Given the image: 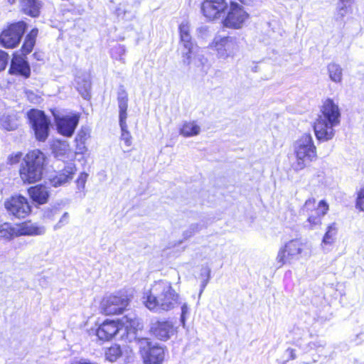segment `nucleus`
Masks as SVG:
<instances>
[{
  "label": "nucleus",
  "instance_id": "f257e3e1",
  "mask_svg": "<svg viewBox=\"0 0 364 364\" xmlns=\"http://www.w3.org/2000/svg\"><path fill=\"white\" fill-rule=\"evenodd\" d=\"M179 294L172 288L168 282L160 280L155 282L150 289L145 291L143 302L150 311H158L161 309L169 311L178 304Z\"/></svg>",
  "mask_w": 364,
  "mask_h": 364
},
{
  "label": "nucleus",
  "instance_id": "f03ea898",
  "mask_svg": "<svg viewBox=\"0 0 364 364\" xmlns=\"http://www.w3.org/2000/svg\"><path fill=\"white\" fill-rule=\"evenodd\" d=\"M340 109L332 99H326L321 107V114L314 124V130L318 141H326L333 139V127L340 124Z\"/></svg>",
  "mask_w": 364,
  "mask_h": 364
},
{
  "label": "nucleus",
  "instance_id": "7ed1b4c3",
  "mask_svg": "<svg viewBox=\"0 0 364 364\" xmlns=\"http://www.w3.org/2000/svg\"><path fill=\"white\" fill-rule=\"evenodd\" d=\"M141 327L139 319L134 315L125 316L121 319L120 323L113 320H105L97 328L96 335L100 340L109 341L118 335L121 338H124L127 333L126 338L132 341L135 338L136 331Z\"/></svg>",
  "mask_w": 364,
  "mask_h": 364
},
{
  "label": "nucleus",
  "instance_id": "20e7f679",
  "mask_svg": "<svg viewBox=\"0 0 364 364\" xmlns=\"http://www.w3.org/2000/svg\"><path fill=\"white\" fill-rule=\"evenodd\" d=\"M46 164V157L40 150L28 152L19 168V176L23 183H34L41 181Z\"/></svg>",
  "mask_w": 364,
  "mask_h": 364
},
{
  "label": "nucleus",
  "instance_id": "39448f33",
  "mask_svg": "<svg viewBox=\"0 0 364 364\" xmlns=\"http://www.w3.org/2000/svg\"><path fill=\"white\" fill-rule=\"evenodd\" d=\"M329 204L326 200H321L318 203L314 198L306 199L301 206V210L306 216V227L314 230L322 225L323 218L329 211Z\"/></svg>",
  "mask_w": 364,
  "mask_h": 364
},
{
  "label": "nucleus",
  "instance_id": "423d86ee",
  "mask_svg": "<svg viewBox=\"0 0 364 364\" xmlns=\"http://www.w3.org/2000/svg\"><path fill=\"white\" fill-rule=\"evenodd\" d=\"M294 154L297 170L304 168L307 164L316 159V147L310 134L305 133L296 140Z\"/></svg>",
  "mask_w": 364,
  "mask_h": 364
},
{
  "label": "nucleus",
  "instance_id": "0eeeda50",
  "mask_svg": "<svg viewBox=\"0 0 364 364\" xmlns=\"http://www.w3.org/2000/svg\"><path fill=\"white\" fill-rule=\"evenodd\" d=\"M228 8L221 21L222 26L233 30L240 29L249 18V14L236 1H230Z\"/></svg>",
  "mask_w": 364,
  "mask_h": 364
},
{
  "label": "nucleus",
  "instance_id": "6e6552de",
  "mask_svg": "<svg viewBox=\"0 0 364 364\" xmlns=\"http://www.w3.org/2000/svg\"><path fill=\"white\" fill-rule=\"evenodd\" d=\"M28 117L37 140L45 141L48 136L50 121L43 111L31 109Z\"/></svg>",
  "mask_w": 364,
  "mask_h": 364
},
{
  "label": "nucleus",
  "instance_id": "1a4fd4ad",
  "mask_svg": "<svg viewBox=\"0 0 364 364\" xmlns=\"http://www.w3.org/2000/svg\"><path fill=\"white\" fill-rule=\"evenodd\" d=\"M219 59H227L233 57L238 46L236 38L232 36L215 37L209 45Z\"/></svg>",
  "mask_w": 364,
  "mask_h": 364
},
{
  "label": "nucleus",
  "instance_id": "9d476101",
  "mask_svg": "<svg viewBox=\"0 0 364 364\" xmlns=\"http://www.w3.org/2000/svg\"><path fill=\"white\" fill-rule=\"evenodd\" d=\"M26 29V23L23 21L11 23L0 34V44L7 48L16 47Z\"/></svg>",
  "mask_w": 364,
  "mask_h": 364
},
{
  "label": "nucleus",
  "instance_id": "9b49d317",
  "mask_svg": "<svg viewBox=\"0 0 364 364\" xmlns=\"http://www.w3.org/2000/svg\"><path fill=\"white\" fill-rule=\"evenodd\" d=\"M4 207L9 215L18 219L26 218L31 212L28 199L21 195H14L6 199Z\"/></svg>",
  "mask_w": 364,
  "mask_h": 364
},
{
  "label": "nucleus",
  "instance_id": "f8f14e48",
  "mask_svg": "<svg viewBox=\"0 0 364 364\" xmlns=\"http://www.w3.org/2000/svg\"><path fill=\"white\" fill-rule=\"evenodd\" d=\"M305 244L299 239L287 242L278 252L277 261L283 266L292 259H296L305 250Z\"/></svg>",
  "mask_w": 364,
  "mask_h": 364
},
{
  "label": "nucleus",
  "instance_id": "ddd939ff",
  "mask_svg": "<svg viewBox=\"0 0 364 364\" xmlns=\"http://www.w3.org/2000/svg\"><path fill=\"white\" fill-rule=\"evenodd\" d=\"M140 353L145 364H161L164 359V350L158 346L152 345L147 338L139 341Z\"/></svg>",
  "mask_w": 364,
  "mask_h": 364
},
{
  "label": "nucleus",
  "instance_id": "4468645a",
  "mask_svg": "<svg viewBox=\"0 0 364 364\" xmlns=\"http://www.w3.org/2000/svg\"><path fill=\"white\" fill-rule=\"evenodd\" d=\"M228 7L226 0H203L200 12L208 21H214L225 14Z\"/></svg>",
  "mask_w": 364,
  "mask_h": 364
},
{
  "label": "nucleus",
  "instance_id": "2eb2a0df",
  "mask_svg": "<svg viewBox=\"0 0 364 364\" xmlns=\"http://www.w3.org/2000/svg\"><path fill=\"white\" fill-rule=\"evenodd\" d=\"M118 108H119V125L122 130V139L125 142L126 145L129 146L132 144L131 135L127 130V118L128 107V94L124 90L118 93L117 97Z\"/></svg>",
  "mask_w": 364,
  "mask_h": 364
},
{
  "label": "nucleus",
  "instance_id": "dca6fc26",
  "mask_svg": "<svg viewBox=\"0 0 364 364\" xmlns=\"http://www.w3.org/2000/svg\"><path fill=\"white\" fill-rule=\"evenodd\" d=\"M55 122L59 134L71 137L79 123L80 114L70 113L66 115H54Z\"/></svg>",
  "mask_w": 364,
  "mask_h": 364
},
{
  "label": "nucleus",
  "instance_id": "f3484780",
  "mask_svg": "<svg viewBox=\"0 0 364 364\" xmlns=\"http://www.w3.org/2000/svg\"><path fill=\"white\" fill-rule=\"evenodd\" d=\"M129 304V299L125 295H109L102 302V309L107 315L122 314Z\"/></svg>",
  "mask_w": 364,
  "mask_h": 364
},
{
  "label": "nucleus",
  "instance_id": "a211bd4d",
  "mask_svg": "<svg viewBox=\"0 0 364 364\" xmlns=\"http://www.w3.org/2000/svg\"><path fill=\"white\" fill-rule=\"evenodd\" d=\"M151 333L157 338L166 341L176 333L173 323L168 321H153L150 327Z\"/></svg>",
  "mask_w": 364,
  "mask_h": 364
},
{
  "label": "nucleus",
  "instance_id": "6ab92c4d",
  "mask_svg": "<svg viewBox=\"0 0 364 364\" xmlns=\"http://www.w3.org/2000/svg\"><path fill=\"white\" fill-rule=\"evenodd\" d=\"M15 227L16 237L22 235H42L46 232V228L44 226L38 225L36 223H32L30 222L22 223L19 225H16Z\"/></svg>",
  "mask_w": 364,
  "mask_h": 364
},
{
  "label": "nucleus",
  "instance_id": "aec40b11",
  "mask_svg": "<svg viewBox=\"0 0 364 364\" xmlns=\"http://www.w3.org/2000/svg\"><path fill=\"white\" fill-rule=\"evenodd\" d=\"M75 171L76 168L73 164L68 165L50 179L51 185L54 187H58L69 183L73 179Z\"/></svg>",
  "mask_w": 364,
  "mask_h": 364
},
{
  "label": "nucleus",
  "instance_id": "412c9836",
  "mask_svg": "<svg viewBox=\"0 0 364 364\" xmlns=\"http://www.w3.org/2000/svg\"><path fill=\"white\" fill-rule=\"evenodd\" d=\"M30 67L24 57L21 55L15 54L11 60L10 73L12 74H19L26 77L30 75Z\"/></svg>",
  "mask_w": 364,
  "mask_h": 364
},
{
  "label": "nucleus",
  "instance_id": "4be33fe9",
  "mask_svg": "<svg viewBox=\"0 0 364 364\" xmlns=\"http://www.w3.org/2000/svg\"><path fill=\"white\" fill-rule=\"evenodd\" d=\"M16 0H9L11 4L16 2ZM21 10L25 14L32 17H37L40 14V9L42 4L38 0H18Z\"/></svg>",
  "mask_w": 364,
  "mask_h": 364
},
{
  "label": "nucleus",
  "instance_id": "5701e85b",
  "mask_svg": "<svg viewBox=\"0 0 364 364\" xmlns=\"http://www.w3.org/2000/svg\"><path fill=\"white\" fill-rule=\"evenodd\" d=\"M28 192L31 198L40 205L46 203L50 196L48 188L43 185L32 186L28 188Z\"/></svg>",
  "mask_w": 364,
  "mask_h": 364
},
{
  "label": "nucleus",
  "instance_id": "b1692460",
  "mask_svg": "<svg viewBox=\"0 0 364 364\" xmlns=\"http://www.w3.org/2000/svg\"><path fill=\"white\" fill-rule=\"evenodd\" d=\"M38 31L37 28L32 29L28 34L26 35L25 41L21 48L23 55H26L31 53L36 43V39L38 36Z\"/></svg>",
  "mask_w": 364,
  "mask_h": 364
},
{
  "label": "nucleus",
  "instance_id": "393cba45",
  "mask_svg": "<svg viewBox=\"0 0 364 364\" xmlns=\"http://www.w3.org/2000/svg\"><path fill=\"white\" fill-rule=\"evenodd\" d=\"M16 227L9 223L0 224V239L11 240L16 237Z\"/></svg>",
  "mask_w": 364,
  "mask_h": 364
},
{
  "label": "nucleus",
  "instance_id": "a878e982",
  "mask_svg": "<svg viewBox=\"0 0 364 364\" xmlns=\"http://www.w3.org/2000/svg\"><path fill=\"white\" fill-rule=\"evenodd\" d=\"M328 72L331 80L335 82H341L342 80V69L335 63L328 65Z\"/></svg>",
  "mask_w": 364,
  "mask_h": 364
},
{
  "label": "nucleus",
  "instance_id": "bb28decb",
  "mask_svg": "<svg viewBox=\"0 0 364 364\" xmlns=\"http://www.w3.org/2000/svg\"><path fill=\"white\" fill-rule=\"evenodd\" d=\"M119 18L124 21H132L135 16V11L128 5H120L117 10Z\"/></svg>",
  "mask_w": 364,
  "mask_h": 364
},
{
  "label": "nucleus",
  "instance_id": "cd10ccee",
  "mask_svg": "<svg viewBox=\"0 0 364 364\" xmlns=\"http://www.w3.org/2000/svg\"><path fill=\"white\" fill-rule=\"evenodd\" d=\"M338 232V227L336 223L329 224L326 228V231L323 237L322 242L324 244H331L333 242L336 235Z\"/></svg>",
  "mask_w": 364,
  "mask_h": 364
},
{
  "label": "nucleus",
  "instance_id": "c85d7f7f",
  "mask_svg": "<svg viewBox=\"0 0 364 364\" xmlns=\"http://www.w3.org/2000/svg\"><path fill=\"white\" fill-rule=\"evenodd\" d=\"M210 268L208 266H203L200 269V272L197 279L200 282V291H203L210 279Z\"/></svg>",
  "mask_w": 364,
  "mask_h": 364
},
{
  "label": "nucleus",
  "instance_id": "c756f323",
  "mask_svg": "<svg viewBox=\"0 0 364 364\" xmlns=\"http://www.w3.org/2000/svg\"><path fill=\"white\" fill-rule=\"evenodd\" d=\"M77 89L81 95L87 99L90 97V90L91 88L90 81L88 79L81 80L80 77L77 79Z\"/></svg>",
  "mask_w": 364,
  "mask_h": 364
},
{
  "label": "nucleus",
  "instance_id": "7c9ffc66",
  "mask_svg": "<svg viewBox=\"0 0 364 364\" xmlns=\"http://www.w3.org/2000/svg\"><path fill=\"white\" fill-rule=\"evenodd\" d=\"M197 47L191 41V38H188V33L183 32V54L189 58L191 57V54L195 53Z\"/></svg>",
  "mask_w": 364,
  "mask_h": 364
},
{
  "label": "nucleus",
  "instance_id": "2f4dec72",
  "mask_svg": "<svg viewBox=\"0 0 364 364\" xmlns=\"http://www.w3.org/2000/svg\"><path fill=\"white\" fill-rule=\"evenodd\" d=\"M199 126L194 122L183 123V136H192L198 134Z\"/></svg>",
  "mask_w": 364,
  "mask_h": 364
},
{
  "label": "nucleus",
  "instance_id": "473e14b6",
  "mask_svg": "<svg viewBox=\"0 0 364 364\" xmlns=\"http://www.w3.org/2000/svg\"><path fill=\"white\" fill-rule=\"evenodd\" d=\"M122 355V350L120 349L119 346L114 345L109 348L105 352V357L107 360L114 362L116 361Z\"/></svg>",
  "mask_w": 364,
  "mask_h": 364
},
{
  "label": "nucleus",
  "instance_id": "72a5a7b5",
  "mask_svg": "<svg viewBox=\"0 0 364 364\" xmlns=\"http://www.w3.org/2000/svg\"><path fill=\"white\" fill-rule=\"evenodd\" d=\"M355 195V207L358 211L364 213V186L356 191Z\"/></svg>",
  "mask_w": 364,
  "mask_h": 364
},
{
  "label": "nucleus",
  "instance_id": "f704fd0d",
  "mask_svg": "<svg viewBox=\"0 0 364 364\" xmlns=\"http://www.w3.org/2000/svg\"><path fill=\"white\" fill-rule=\"evenodd\" d=\"M90 137V129L86 127H82L78 131L76 136L75 141L86 142Z\"/></svg>",
  "mask_w": 364,
  "mask_h": 364
},
{
  "label": "nucleus",
  "instance_id": "c9c22d12",
  "mask_svg": "<svg viewBox=\"0 0 364 364\" xmlns=\"http://www.w3.org/2000/svg\"><path fill=\"white\" fill-rule=\"evenodd\" d=\"M126 53V48L124 46L117 45L114 47L112 50V55L116 58H119L120 60H123L122 58Z\"/></svg>",
  "mask_w": 364,
  "mask_h": 364
},
{
  "label": "nucleus",
  "instance_id": "e433bc0d",
  "mask_svg": "<svg viewBox=\"0 0 364 364\" xmlns=\"http://www.w3.org/2000/svg\"><path fill=\"white\" fill-rule=\"evenodd\" d=\"M9 61V55L4 51L0 50V71L5 69Z\"/></svg>",
  "mask_w": 364,
  "mask_h": 364
},
{
  "label": "nucleus",
  "instance_id": "4c0bfd02",
  "mask_svg": "<svg viewBox=\"0 0 364 364\" xmlns=\"http://www.w3.org/2000/svg\"><path fill=\"white\" fill-rule=\"evenodd\" d=\"M87 174L85 173H81L77 179V186L78 189H83L87 178Z\"/></svg>",
  "mask_w": 364,
  "mask_h": 364
},
{
  "label": "nucleus",
  "instance_id": "58836bf2",
  "mask_svg": "<svg viewBox=\"0 0 364 364\" xmlns=\"http://www.w3.org/2000/svg\"><path fill=\"white\" fill-rule=\"evenodd\" d=\"M68 10L74 14L78 15H81L85 12V9L80 5H75L73 2L70 3V8Z\"/></svg>",
  "mask_w": 364,
  "mask_h": 364
},
{
  "label": "nucleus",
  "instance_id": "ea45409f",
  "mask_svg": "<svg viewBox=\"0 0 364 364\" xmlns=\"http://www.w3.org/2000/svg\"><path fill=\"white\" fill-rule=\"evenodd\" d=\"M21 156L22 154L21 152L12 154L8 157V163L11 165L16 164L19 162Z\"/></svg>",
  "mask_w": 364,
  "mask_h": 364
},
{
  "label": "nucleus",
  "instance_id": "a19ab883",
  "mask_svg": "<svg viewBox=\"0 0 364 364\" xmlns=\"http://www.w3.org/2000/svg\"><path fill=\"white\" fill-rule=\"evenodd\" d=\"M76 153L77 154H84L87 151V147L85 146V142L82 141H76Z\"/></svg>",
  "mask_w": 364,
  "mask_h": 364
},
{
  "label": "nucleus",
  "instance_id": "79ce46f5",
  "mask_svg": "<svg viewBox=\"0 0 364 364\" xmlns=\"http://www.w3.org/2000/svg\"><path fill=\"white\" fill-rule=\"evenodd\" d=\"M1 126L4 129L10 131L16 129V125L15 124H10L7 122V119H2Z\"/></svg>",
  "mask_w": 364,
  "mask_h": 364
},
{
  "label": "nucleus",
  "instance_id": "37998d69",
  "mask_svg": "<svg viewBox=\"0 0 364 364\" xmlns=\"http://www.w3.org/2000/svg\"><path fill=\"white\" fill-rule=\"evenodd\" d=\"M58 210L56 208L51 209L45 212V216L47 218H51L57 213Z\"/></svg>",
  "mask_w": 364,
  "mask_h": 364
},
{
  "label": "nucleus",
  "instance_id": "c03bdc74",
  "mask_svg": "<svg viewBox=\"0 0 364 364\" xmlns=\"http://www.w3.org/2000/svg\"><path fill=\"white\" fill-rule=\"evenodd\" d=\"M68 219H69V215L68 213H65L62 217L60 218V219L59 220L61 223H63V224H67L68 223Z\"/></svg>",
  "mask_w": 364,
  "mask_h": 364
},
{
  "label": "nucleus",
  "instance_id": "a18cd8bd",
  "mask_svg": "<svg viewBox=\"0 0 364 364\" xmlns=\"http://www.w3.org/2000/svg\"><path fill=\"white\" fill-rule=\"evenodd\" d=\"M287 351L289 352V356H290V358H291V360H294V359H295V358H296V353H295V350H294V349H293V348H289V349L287 350Z\"/></svg>",
  "mask_w": 364,
  "mask_h": 364
},
{
  "label": "nucleus",
  "instance_id": "49530a36",
  "mask_svg": "<svg viewBox=\"0 0 364 364\" xmlns=\"http://www.w3.org/2000/svg\"><path fill=\"white\" fill-rule=\"evenodd\" d=\"M242 5L249 6L253 3L255 0H238Z\"/></svg>",
  "mask_w": 364,
  "mask_h": 364
},
{
  "label": "nucleus",
  "instance_id": "de8ad7c7",
  "mask_svg": "<svg viewBox=\"0 0 364 364\" xmlns=\"http://www.w3.org/2000/svg\"><path fill=\"white\" fill-rule=\"evenodd\" d=\"M63 225H65V224H63V223H61L60 220L54 226V229L55 230H58V229H60L61 228Z\"/></svg>",
  "mask_w": 364,
  "mask_h": 364
},
{
  "label": "nucleus",
  "instance_id": "09e8293b",
  "mask_svg": "<svg viewBox=\"0 0 364 364\" xmlns=\"http://www.w3.org/2000/svg\"><path fill=\"white\" fill-rule=\"evenodd\" d=\"M61 146H62L63 149V151H64L65 152L66 151H68V147H69V146H68V144L67 143H63V144H61Z\"/></svg>",
  "mask_w": 364,
  "mask_h": 364
},
{
  "label": "nucleus",
  "instance_id": "8fccbe9b",
  "mask_svg": "<svg viewBox=\"0 0 364 364\" xmlns=\"http://www.w3.org/2000/svg\"><path fill=\"white\" fill-rule=\"evenodd\" d=\"M354 0H340V1L344 5L346 6L347 4H350Z\"/></svg>",
  "mask_w": 364,
  "mask_h": 364
},
{
  "label": "nucleus",
  "instance_id": "3c124183",
  "mask_svg": "<svg viewBox=\"0 0 364 364\" xmlns=\"http://www.w3.org/2000/svg\"><path fill=\"white\" fill-rule=\"evenodd\" d=\"M178 31H179L181 40H182V24H180L178 26Z\"/></svg>",
  "mask_w": 364,
  "mask_h": 364
},
{
  "label": "nucleus",
  "instance_id": "603ef678",
  "mask_svg": "<svg viewBox=\"0 0 364 364\" xmlns=\"http://www.w3.org/2000/svg\"><path fill=\"white\" fill-rule=\"evenodd\" d=\"M179 132L181 134L182 133V129H180Z\"/></svg>",
  "mask_w": 364,
  "mask_h": 364
}]
</instances>
